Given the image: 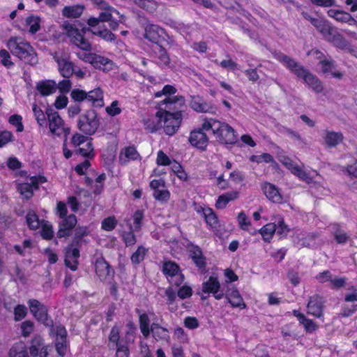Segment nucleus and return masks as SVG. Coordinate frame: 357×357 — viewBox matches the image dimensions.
Returning <instances> with one entry per match:
<instances>
[{
    "label": "nucleus",
    "mask_w": 357,
    "mask_h": 357,
    "mask_svg": "<svg viewBox=\"0 0 357 357\" xmlns=\"http://www.w3.org/2000/svg\"><path fill=\"white\" fill-rule=\"evenodd\" d=\"M10 53L21 61L30 65L38 63L37 54L31 44L20 36H12L6 42Z\"/></svg>",
    "instance_id": "f257e3e1"
},
{
    "label": "nucleus",
    "mask_w": 357,
    "mask_h": 357,
    "mask_svg": "<svg viewBox=\"0 0 357 357\" xmlns=\"http://www.w3.org/2000/svg\"><path fill=\"white\" fill-rule=\"evenodd\" d=\"M94 3L102 10L98 17H91L86 24L90 28L98 27L100 22H108L112 29H116L119 25L118 22H123V16L114 8L108 6L102 0H93Z\"/></svg>",
    "instance_id": "f03ea898"
},
{
    "label": "nucleus",
    "mask_w": 357,
    "mask_h": 357,
    "mask_svg": "<svg viewBox=\"0 0 357 357\" xmlns=\"http://www.w3.org/2000/svg\"><path fill=\"white\" fill-rule=\"evenodd\" d=\"M202 128L206 131L211 130L220 143L230 144L236 141L234 130L226 123L214 119H204Z\"/></svg>",
    "instance_id": "7ed1b4c3"
},
{
    "label": "nucleus",
    "mask_w": 357,
    "mask_h": 357,
    "mask_svg": "<svg viewBox=\"0 0 357 357\" xmlns=\"http://www.w3.org/2000/svg\"><path fill=\"white\" fill-rule=\"evenodd\" d=\"M165 107H160L156 112V117L163 126L165 132L169 136L174 135L180 127L182 114L181 112H170Z\"/></svg>",
    "instance_id": "20e7f679"
},
{
    "label": "nucleus",
    "mask_w": 357,
    "mask_h": 357,
    "mask_svg": "<svg viewBox=\"0 0 357 357\" xmlns=\"http://www.w3.org/2000/svg\"><path fill=\"white\" fill-rule=\"evenodd\" d=\"M176 89L172 85H165L163 89L155 93L156 98L165 96V98L158 103L159 107H164L169 110H178L185 104V99L182 96H171L176 93Z\"/></svg>",
    "instance_id": "39448f33"
},
{
    "label": "nucleus",
    "mask_w": 357,
    "mask_h": 357,
    "mask_svg": "<svg viewBox=\"0 0 357 357\" xmlns=\"http://www.w3.org/2000/svg\"><path fill=\"white\" fill-rule=\"evenodd\" d=\"M47 124L50 132L56 136L64 135L66 137L70 134V128L65 125V123L59 114L52 108L46 109Z\"/></svg>",
    "instance_id": "423d86ee"
},
{
    "label": "nucleus",
    "mask_w": 357,
    "mask_h": 357,
    "mask_svg": "<svg viewBox=\"0 0 357 357\" xmlns=\"http://www.w3.org/2000/svg\"><path fill=\"white\" fill-rule=\"evenodd\" d=\"M63 29L71 43L82 50L90 51L91 50L90 42L84 37L87 29L79 30L74 24H64Z\"/></svg>",
    "instance_id": "0eeeda50"
},
{
    "label": "nucleus",
    "mask_w": 357,
    "mask_h": 357,
    "mask_svg": "<svg viewBox=\"0 0 357 357\" xmlns=\"http://www.w3.org/2000/svg\"><path fill=\"white\" fill-rule=\"evenodd\" d=\"M78 56L84 62L90 63L94 68L104 72L112 71L116 68L112 60L94 53H84L79 54Z\"/></svg>",
    "instance_id": "6e6552de"
},
{
    "label": "nucleus",
    "mask_w": 357,
    "mask_h": 357,
    "mask_svg": "<svg viewBox=\"0 0 357 357\" xmlns=\"http://www.w3.org/2000/svg\"><path fill=\"white\" fill-rule=\"evenodd\" d=\"M99 126L96 112L93 110H87L82 114L78 120V128L87 135H93Z\"/></svg>",
    "instance_id": "1a4fd4ad"
},
{
    "label": "nucleus",
    "mask_w": 357,
    "mask_h": 357,
    "mask_svg": "<svg viewBox=\"0 0 357 357\" xmlns=\"http://www.w3.org/2000/svg\"><path fill=\"white\" fill-rule=\"evenodd\" d=\"M162 271L171 284L178 287L183 283L184 276L176 263L171 261H165L163 264Z\"/></svg>",
    "instance_id": "9d476101"
},
{
    "label": "nucleus",
    "mask_w": 357,
    "mask_h": 357,
    "mask_svg": "<svg viewBox=\"0 0 357 357\" xmlns=\"http://www.w3.org/2000/svg\"><path fill=\"white\" fill-rule=\"evenodd\" d=\"M277 59L294 73L298 77L302 78L305 82L310 80V75L291 58L284 54H279Z\"/></svg>",
    "instance_id": "9b49d317"
},
{
    "label": "nucleus",
    "mask_w": 357,
    "mask_h": 357,
    "mask_svg": "<svg viewBox=\"0 0 357 357\" xmlns=\"http://www.w3.org/2000/svg\"><path fill=\"white\" fill-rule=\"evenodd\" d=\"M45 181L46 178L44 176H31L26 182L18 183L17 190L25 199H29L33 196V190L38 188V183Z\"/></svg>",
    "instance_id": "f8f14e48"
},
{
    "label": "nucleus",
    "mask_w": 357,
    "mask_h": 357,
    "mask_svg": "<svg viewBox=\"0 0 357 357\" xmlns=\"http://www.w3.org/2000/svg\"><path fill=\"white\" fill-rule=\"evenodd\" d=\"M53 57L58 64L60 73L64 77H69L73 74V63L69 60V55L63 51H58L54 53Z\"/></svg>",
    "instance_id": "ddd939ff"
},
{
    "label": "nucleus",
    "mask_w": 357,
    "mask_h": 357,
    "mask_svg": "<svg viewBox=\"0 0 357 357\" xmlns=\"http://www.w3.org/2000/svg\"><path fill=\"white\" fill-rule=\"evenodd\" d=\"M29 305L31 312L38 321L45 326H52V321L47 314V307L43 303L37 300L32 299L29 300Z\"/></svg>",
    "instance_id": "4468645a"
},
{
    "label": "nucleus",
    "mask_w": 357,
    "mask_h": 357,
    "mask_svg": "<svg viewBox=\"0 0 357 357\" xmlns=\"http://www.w3.org/2000/svg\"><path fill=\"white\" fill-rule=\"evenodd\" d=\"M51 333L55 335V347L58 354L63 357L67 351L66 328L61 326H56L51 328Z\"/></svg>",
    "instance_id": "2eb2a0df"
},
{
    "label": "nucleus",
    "mask_w": 357,
    "mask_h": 357,
    "mask_svg": "<svg viewBox=\"0 0 357 357\" xmlns=\"http://www.w3.org/2000/svg\"><path fill=\"white\" fill-rule=\"evenodd\" d=\"M278 158L279 161L282 163L283 165H284L292 174L297 176L301 179L309 183L310 180V177H308L302 168L291 158L283 154H278Z\"/></svg>",
    "instance_id": "dca6fc26"
},
{
    "label": "nucleus",
    "mask_w": 357,
    "mask_h": 357,
    "mask_svg": "<svg viewBox=\"0 0 357 357\" xmlns=\"http://www.w3.org/2000/svg\"><path fill=\"white\" fill-rule=\"evenodd\" d=\"M202 291L206 294H212L216 300L224 297V292L220 291V284L217 278L211 276L202 283Z\"/></svg>",
    "instance_id": "f3484780"
},
{
    "label": "nucleus",
    "mask_w": 357,
    "mask_h": 357,
    "mask_svg": "<svg viewBox=\"0 0 357 357\" xmlns=\"http://www.w3.org/2000/svg\"><path fill=\"white\" fill-rule=\"evenodd\" d=\"M190 106L193 110L200 113L215 114L217 111L215 106L206 102L199 96H191Z\"/></svg>",
    "instance_id": "a211bd4d"
},
{
    "label": "nucleus",
    "mask_w": 357,
    "mask_h": 357,
    "mask_svg": "<svg viewBox=\"0 0 357 357\" xmlns=\"http://www.w3.org/2000/svg\"><path fill=\"white\" fill-rule=\"evenodd\" d=\"M49 346L46 345L43 339L39 335H35L30 342L29 354L32 357H43L47 354Z\"/></svg>",
    "instance_id": "6ab92c4d"
},
{
    "label": "nucleus",
    "mask_w": 357,
    "mask_h": 357,
    "mask_svg": "<svg viewBox=\"0 0 357 357\" xmlns=\"http://www.w3.org/2000/svg\"><path fill=\"white\" fill-rule=\"evenodd\" d=\"M335 66L336 62L331 55L329 58L324 59L317 65V70L323 74L330 73L333 77L341 79L343 77V73L340 71H335Z\"/></svg>",
    "instance_id": "aec40b11"
},
{
    "label": "nucleus",
    "mask_w": 357,
    "mask_h": 357,
    "mask_svg": "<svg viewBox=\"0 0 357 357\" xmlns=\"http://www.w3.org/2000/svg\"><path fill=\"white\" fill-rule=\"evenodd\" d=\"M224 294V296L231 307H238L241 310L246 307V304L242 296L236 287L227 288Z\"/></svg>",
    "instance_id": "412c9836"
},
{
    "label": "nucleus",
    "mask_w": 357,
    "mask_h": 357,
    "mask_svg": "<svg viewBox=\"0 0 357 357\" xmlns=\"http://www.w3.org/2000/svg\"><path fill=\"white\" fill-rule=\"evenodd\" d=\"M166 32L163 29L153 24H147L145 26L144 37L153 43H158L165 39Z\"/></svg>",
    "instance_id": "4be33fe9"
},
{
    "label": "nucleus",
    "mask_w": 357,
    "mask_h": 357,
    "mask_svg": "<svg viewBox=\"0 0 357 357\" xmlns=\"http://www.w3.org/2000/svg\"><path fill=\"white\" fill-rule=\"evenodd\" d=\"M202 128L201 129L195 130L190 134L189 142L193 146L201 150H205L207 145L208 139L206 135L203 132Z\"/></svg>",
    "instance_id": "5701e85b"
},
{
    "label": "nucleus",
    "mask_w": 357,
    "mask_h": 357,
    "mask_svg": "<svg viewBox=\"0 0 357 357\" xmlns=\"http://www.w3.org/2000/svg\"><path fill=\"white\" fill-rule=\"evenodd\" d=\"M79 258V250L73 245H68L66 248L65 264L72 271H76L78 266V259Z\"/></svg>",
    "instance_id": "b1692460"
},
{
    "label": "nucleus",
    "mask_w": 357,
    "mask_h": 357,
    "mask_svg": "<svg viewBox=\"0 0 357 357\" xmlns=\"http://www.w3.org/2000/svg\"><path fill=\"white\" fill-rule=\"evenodd\" d=\"M95 269L97 275L102 280H107L114 274L112 268L102 257L97 258L96 260Z\"/></svg>",
    "instance_id": "393cba45"
},
{
    "label": "nucleus",
    "mask_w": 357,
    "mask_h": 357,
    "mask_svg": "<svg viewBox=\"0 0 357 357\" xmlns=\"http://www.w3.org/2000/svg\"><path fill=\"white\" fill-rule=\"evenodd\" d=\"M63 219V221L59 224V229L57 232V236L59 238L68 236L70 234L71 230L77 224V218L73 214Z\"/></svg>",
    "instance_id": "a878e982"
},
{
    "label": "nucleus",
    "mask_w": 357,
    "mask_h": 357,
    "mask_svg": "<svg viewBox=\"0 0 357 357\" xmlns=\"http://www.w3.org/2000/svg\"><path fill=\"white\" fill-rule=\"evenodd\" d=\"M137 160H140V155L135 146L125 147L120 152L119 161L122 165Z\"/></svg>",
    "instance_id": "bb28decb"
},
{
    "label": "nucleus",
    "mask_w": 357,
    "mask_h": 357,
    "mask_svg": "<svg viewBox=\"0 0 357 357\" xmlns=\"http://www.w3.org/2000/svg\"><path fill=\"white\" fill-rule=\"evenodd\" d=\"M262 190L266 197L270 201L274 203H281L282 202V197L275 185L265 183L262 185Z\"/></svg>",
    "instance_id": "cd10ccee"
},
{
    "label": "nucleus",
    "mask_w": 357,
    "mask_h": 357,
    "mask_svg": "<svg viewBox=\"0 0 357 357\" xmlns=\"http://www.w3.org/2000/svg\"><path fill=\"white\" fill-rule=\"evenodd\" d=\"M314 26L326 41L335 30V29L332 26L329 22L323 20L314 19Z\"/></svg>",
    "instance_id": "c85d7f7f"
},
{
    "label": "nucleus",
    "mask_w": 357,
    "mask_h": 357,
    "mask_svg": "<svg viewBox=\"0 0 357 357\" xmlns=\"http://www.w3.org/2000/svg\"><path fill=\"white\" fill-rule=\"evenodd\" d=\"M239 196L236 190L229 191L220 195L215 202V207L218 209L225 208L231 201L236 200Z\"/></svg>",
    "instance_id": "c756f323"
},
{
    "label": "nucleus",
    "mask_w": 357,
    "mask_h": 357,
    "mask_svg": "<svg viewBox=\"0 0 357 357\" xmlns=\"http://www.w3.org/2000/svg\"><path fill=\"white\" fill-rule=\"evenodd\" d=\"M36 88L41 96H47L54 93L57 86L54 82L47 80L37 83Z\"/></svg>",
    "instance_id": "7c9ffc66"
},
{
    "label": "nucleus",
    "mask_w": 357,
    "mask_h": 357,
    "mask_svg": "<svg viewBox=\"0 0 357 357\" xmlns=\"http://www.w3.org/2000/svg\"><path fill=\"white\" fill-rule=\"evenodd\" d=\"M328 14L331 17L335 19L338 22H349L350 21H352L354 24L357 26V21L354 20L349 13L331 9L328 11Z\"/></svg>",
    "instance_id": "2f4dec72"
},
{
    "label": "nucleus",
    "mask_w": 357,
    "mask_h": 357,
    "mask_svg": "<svg viewBox=\"0 0 357 357\" xmlns=\"http://www.w3.org/2000/svg\"><path fill=\"white\" fill-rule=\"evenodd\" d=\"M151 332L156 340L167 341L169 339V331L166 328L162 327L158 324L153 323L151 324L150 333Z\"/></svg>",
    "instance_id": "473e14b6"
},
{
    "label": "nucleus",
    "mask_w": 357,
    "mask_h": 357,
    "mask_svg": "<svg viewBox=\"0 0 357 357\" xmlns=\"http://www.w3.org/2000/svg\"><path fill=\"white\" fill-rule=\"evenodd\" d=\"M328 42L332 43L335 47L340 50H344L347 47L349 42L336 29L328 38Z\"/></svg>",
    "instance_id": "72a5a7b5"
},
{
    "label": "nucleus",
    "mask_w": 357,
    "mask_h": 357,
    "mask_svg": "<svg viewBox=\"0 0 357 357\" xmlns=\"http://www.w3.org/2000/svg\"><path fill=\"white\" fill-rule=\"evenodd\" d=\"M86 100L92 102L96 106L102 107L104 105L103 93L100 88L86 92Z\"/></svg>",
    "instance_id": "f704fd0d"
},
{
    "label": "nucleus",
    "mask_w": 357,
    "mask_h": 357,
    "mask_svg": "<svg viewBox=\"0 0 357 357\" xmlns=\"http://www.w3.org/2000/svg\"><path fill=\"white\" fill-rule=\"evenodd\" d=\"M205 221L211 229L215 230L219 226L218 218L213 211L210 208H202Z\"/></svg>",
    "instance_id": "c9c22d12"
},
{
    "label": "nucleus",
    "mask_w": 357,
    "mask_h": 357,
    "mask_svg": "<svg viewBox=\"0 0 357 357\" xmlns=\"http://www.w3.org/2000/svg\"><path fill=\"white\" fill-rule=\"evenodd\" d=\"M40 18L34 15H29L25 20V25L28 29V31L34 34L40 29Z\"/></svg>",
    "instance_id": "e433bc0d"
},
{
    "label": "nucleus",
    "mask_w": 357,
    "mask_h": 357,
    "mask_svg": "<svg viewBox=\"0 0 357 357\" xmlns=\"http://www.w3.org/2000/svg\"><path fill=\"white\" fill-rule=\"evenodd\" d=\"M190 256L197 267H204L206 262L202 252L197 246H192L190 250Z\"/></svg>",
    "instance_id": "4c0bfd02"
},
{
    "label": "nucleus",
    "mask_w": 357,
    "mask_h": 357,
    "mask_svg": "<svg viewBox=\"0 0 357 357\" xmlns=\"http://www.w3.org/2000/svg\"><path fill=\"white\" fill-rule=\"evenodd\" d=\"M88 31H90L92 34L95 36H98L102 38L103 40L111 42L114 40V35L110 32L106 28H100V26L95 27V28H88Z\"/></svg>",
    "instance_id": "58836bf2"
},
{
    "label": "nucleus",
    "mask_w": 357,
    "mask_h": 357,
    "mask_svg": "<svg viewBox=\"0 0 357 357\" xmlns=\"http://www.w3.org/2000/svg\"><path fill=\"white\" fill-rule=\"evenodd\" d=\"M84 10V7L80 5L66 6L62 10V14L66 17L76 18L79 17Z\"/></svg>",
    "instance_id": "ea45409f"
},
{
    "label": "nucleus",
    "mask_w": 357,
    "mask_h": 357,
    "mask_svg": "<svg viewBox=\"0 0 357 357\" xmlns=\"http://www.w3.org/2000/svg\"><path fill=\"white\" fill-rule=\"evenodd\" d=\"M343 139L342 134L340 132H328L325 137V142L328 146H337Z\"/></svg>",
    "instance_id": "a19ab883"
},
{
    "label": "nucleus",
    "mask_w": 357,
    "mask_h": 357,
    "mask_svg": "<svg viewBox=\"0 0 357 357\" xmlns=\"http://www.w3.org/2000/svg\"><path fill=\"white\" fill-rule=\"evenodd\" d=\"M276 223H268L259 230V233L265 241H269L276 231Z\"/></svg>",
    "instance_id": "79ce46f5"
},
{
    "label": "nucleus",
    "mask_w": 357,
    "mask_h": 357,
    "mask_svg": "<svg viewBox=\"0 0 357 357\" xmlns=\"http://www.w3.org/2000/svg\"><path fill=\"white\" fill-rule=\"evenodd\" d=\"M32 110L34 117L40 127H43L47 124V116L43 111L36 105L33 104Z\"/></svg>",
    "instance_id": "37998d69"
},
{
    "label": "nucleus",
    "mask_w": 357,
    "mask_h": 357,
    "mask_svg": "<svg viewBox=\"0 0 357 357\" xmlns=\"http://www.w3.org/2000/svg\"><path fill=\"white\" fill-rule=\"evenodd\" d=\"M139 327L143 335L147 337L150 335L151 326L149 318L146 313L139 315Z\"/></svg>",
    "instance_id": "c03bdc74"
},
{
    "label": "nucleus",
    "mask_w": 357,
    "mask_h": 357,
    "mask_svg": "<svg viewBox=\"0 0 357 357\" xmlns=\"http://www.w3.org/2000/svg\"><path fill=\"white\" fill-rule=\"evenodd\" d=\"M10 357H28L25 346L22 343L15 344L10 350Z\"/></svg>",
    "instance_id": "a18cd8bd"
},
{
    "label": "nucleus",
    "mask_w": 357,
    "mask_h": 357,
    "mask_svg": "<svg viewBox=\"0 0 357 357\" xmlns=\"http://www.w3.org/2000/svg\"><path fill=\"white\" fill-rule=\"evenodd\" d=\"M26 222L31 229H36L41 225L38 215L33 211H30L26 214Z\"/></svg>",
    "instance_id": "49530a36"
},
{
    "label": "nucleus",
    "mask_w": 357,
    "mask_h": 357,
    "mask_svg": "<svg viewBox=\"0 0 357 357\" xmlns=\"http://www.w3.org/2000/svg\"><path fill=\"white\" fill-rule=\"evenodd\" d=\"M314 317H321L322 316V311L324 307L325 301L324 299L319 296H317L314 298Z\"/></svg>",
    "instance_id": "de8ad7c7"
},
{
    "label": "nucleus",
    "mask_w": 357,
    "mask_h": 357,
    "mask_svg": "<svg viewBox=\"0 0 357 357\" xmlns=\"http://www.w3.org/2000/svg\"><path fill=\"white\" fill-rule=\"evenodd\" d=\"M145 128L151 132H153L161 127L158 118H148L144 120Z\"/></svg>",
    "instance_id": "09e8293b"
},
{
    "label": "nucleus",
    "mask_w": 357,
    "mask_h": 357,
    "mask_svg": "<svg viewBox=\"0 0 357 357\" xmlns=\"http://www.w3.org/2000/svg\"><path fill=\"white\" fill-rule=\"evenodd\" d=\"M41 236L43 238L50 240L54 236L52 225L47 222H41Z\"/></svg>",
    "instance_id": "8fccbe9b"
},
{
    "label": "nucleus",
    "mask_w": 357,
    "mask_h": 357,
    "mask_svg": "<svg viewBox=\"0 0 357 357\" xmlns=\"http://www.w3.org/2000/svg\"><path fill=\"white\" fill-rule=\"evenodd\" d=\"M32 248V243L30 240H24L22 245H15L13 248L20 255H25L30 252Z\"/></svg>",
    "instance_id": "3c124183"
},
{
    "label": "nucleus",
    "mask_w": 357,
    "mask_h": 357,
    "mask_svg": "<svg viewBox=\"0 0 357 357\" xmlns=\"http://www.w3.org/2000/svg\"><path fill=\"white\" fill-rule=\"evenodd\" d=\"M153 196L159 202H167L170 198V192L168 190L163 188L161 189H157L156 191H154Z\"/></svg>",
    "instance_id": "603ef678"
},
{
    "label": "nucleus",
    "mask_w": 357,
    "mask_h": 357,
    "mask_svg": "<svg viewBox=\"0 0 357 357\" xmlns=\"http://www.w3.org/2000/svg\"><path fill=\"white\" fill-rule=\"evenodd\" d=\"M119 328L114 326L112 327L109 336V346L110 347L112 346L118 347L120 345L119 344Z\"/></svg>",
    "instance_id": "864d4df0"
},
{
    "label": "nucleus",
    "mask_w": 357,
    "mask_h": 357,
    "mask_svg": "<svg viewBox=\"0 0 357 357\" xmlns=\"http://www.w3.org/2000/svg\"><path fill=\"white\" fill-rule=\"evenodd\" d=\"M0 63L8 68L14 66L10 53L6 50H0Z\"/></svg>",
    "instance_id": "5fc2aeb1"
},
{
    "label": "nucleus",
    "mask_w": 357,
    "mask_h": 357,
    "mask_svg": "<svg viewBox=\"0 0 357 357\" xmlns=\"http://www.w3.org/2000/svg\"><path fill=\"white\" fill-rule=\"evenodd\" d=\"M293 314L297 317V319H298L299 322L301 324H302L305 330L308 332H311L312 330V321L310 319H307L305 316L300 313L297 310H294L293 311Z\"/></svg>",
    "instance_id": "6e6d98bb"
},
{
    "label": "nucleus",
    "mask_w": 357,
    "mask_h": 357,
    "mask_svg": "<svg viewBox=\"0 0 357 357\" xmlns=\"http://www.w3.org/2000/svg\"><path fill=\"white\" fill-rule=\"evenodd\" d=\"M237 220L238 226L241 229L248 230L250 225V221L243 211H241L238 214Z\"/></svg>",
    "instance_id": "4d7b16f0"
},
{
    "label": "nucleus",
    "mask_w": 357,
    "mask_h": 357,
    "mask_svg": "<svg viewBox=\"0 0 357 357\" xmlns=\"http://www.w3.org/2000/svg\"><path fill=\"white\" fill-rule=\"evenodd\" d=\"M250 161L261 163L266 162L268 163L273 161V157L269 153H262L261 155H252L250 158Z\"/></svg>",
    "instance_id": "13d9d810"
},
{
    "label": "nucleus",
    "mask_w": 357,
    "mask_h": 357,
    "mask_svg": "<svg viewBox=\"0 0 357 357\" xmlns=\"http://www.w3.org/2000/svg\"><path fill=\"white\" fill-rule=\"evenodd\" d=\"M9 123L16 127L17 132H22L24 130L22 124V117L18 114H13L9 117Z\"/></svg>",
    "instance_id": "bf43d9fd"
},
{
    "label": "nucleus",
    "mask_w": 357,
    "mask_h": 357,
    "mask_svg": "<svg viewBox=\"0 0 357 357\" xmlns=\"http://www.w3.org/2000/svg\"><path fill=\"white\" fill-rule=\"evenodd\" d=\"M117 225V221L114 217H108L105 218L102 222L101 227L105 231L113 230Z\"/></svg>",
    "instance_id": "052dcab7"
},
{
    "label": "nucleus",
    "mask_w": 357,
    "mask_h": 357,
    "mask_svg": "<svg viewBox=\"0 0 357 357\" xmlns=\"http://www.w3.org/2000/svg\"><path fill=\"white\" fill-rule=\"evenodd\" d=\"M158 63L161 66H167L170 62V59L164 48L158 47Z\"/></svg>",
    "instance_id": "680f3d73"
},
{
    "label": "nucleus",
    "mask_w": 357,
    "mask_h": 357,
    "mask_svg": "<svg viewBox=\"0 0 357 357\" xmlns=\"http://www.w3.org/2000/svg\"><path fill=\"white\" fill-rule=\"evenodd\" d=\"M133 230L138 231L141 228L142 221L144 218V213L142 211L137 210L133 215Z\"/></svg>",
    "instance_id": "e2e57ef3"
},
{
    "label": "nucleus",
    "mask_w": 357,
    "mask_h": 357,
    "mask_svg": "<svg viewBox=\"0 0 357 357\" xmlns=\"http://www.w3.org/2000/svg\"><path fill=\"white\" fill-rule=\"evenodd\" d=\"M172 169L180 180L185 181L188 179V175L186 172L182 169L180 164L174 162L172 164Z\"/></svg>",
    "instance_id": "0e129e2a"
},
{
    "label": "nucleus",
    "mask_w": 357,
    "mask_h": 357,
    "mask_svg": "<svg viewBox=\"0 0 357 357\" xmlns=\"http://www.w3.org/2000/svg\"><path fill=\"white\" fill-rule=\"evenodd\" d=\"M146 249L142 246L139 247L131 257V261L134 264H139L142 261L146 255Z\"/></svg>",
    "instance_id": "69168bd1"
},
{
    "label": "nucleus",
    "mask_w": 357,
    "mask_h": 357,
    "mask_svg": "<svg viewBox=\"0 0 357 357\" xmlns=\"http://www.w3.org/2000/svg\"><path fill=\"white\" fill-rule=\"evenodd\" d=\"M276 223V233L281 236H286L289 231V228L284 224L282 218H280Z\"/></svg>",
    "instance_id": "338daca9"
},
{
    "label": "nucleus",
    "mask_w": 357,
    "mask_h": 357,
    "mask_svg": "<svg viewBox=\"0 0 357 357\" xmlns=\"http://www.w3.org/2000/svg\"><path fill=\"white\" fill-rule=\"evenodd\" d=\"M343 172L347 173L350 177L357 178V158L352 164L348 165Z\"/></svg>",
    "instance_id": "774afa93"
}]
</instances>
